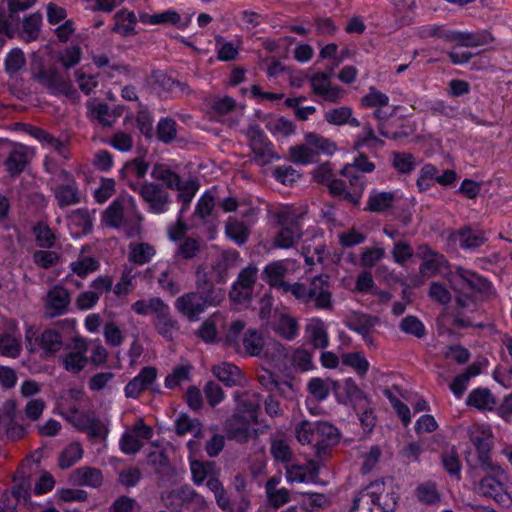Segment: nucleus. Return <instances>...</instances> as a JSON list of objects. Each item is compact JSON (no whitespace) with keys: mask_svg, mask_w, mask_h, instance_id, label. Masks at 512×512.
<instances>
[{"mask_svg":"<svg viewBox=\"0 0 512 512\" xmlns=\"http://www.w3.org/2000/svg\"><path fill=\"white\" fill-rule=\"evenodd\" d=\"M325 120L332 125L349 124L358 127L360 122L352 117V109L348 106L328 110L324 113Z\"/></svg>","mask_w":512,"mask_h":512,"instance_id":"obj_46","label":"nucleus"},{"mask_svg":"<svg viewBox=\"0 0 512 512\" xmlns=\"http://www.w3.org/2000/svg\"><path fill=\"white\" fill-rule=\"evenodd\" d=\"M135 273L132 268H125L120 280L114 285L113 292L117 297H126L134 290L133 279Z\"/></svg>","mask_w":512,"mask_h":512,"instance_id":"obj_61","label":"nucleus"},{"mask_svg":"<svg viewBox=\"0 0 512 512\" xmlns=\"http://www.w3.org/2000/svg\"><path fill=\"white\" fill-rule=\"evenodd\" d=\"M375 169V164L363 155L360 154L356 157L353 163L344 165L341 169L340 174L349 180V183L353 187H359L360 191L365 188V182L359 173H371Z\"/></svg>","mask_w":512,"mask_h":512,"instance_id":"obj_16","label":"nucleus"},{"mask_svg":"<svg viewBox=\"0 0 512 512\" xmlns=\"http://www.w3.org/2000/svg\"><path fill=\"white\" fill-rule=\"evenodd\" d=\"M26 349L31 352H41L44 356L53 355L60 351L63 345L62 336L54 329H47L39 333L34 327L26 328Z\"/></svg>","mask_w":512,"mask_h":512,"instance_id":"obj_8","label":"nucleus"},{"mask_svg":"<svg viewBox=\"0 0 512 512\" xmlns=\"http://www.w3.org/2000/svg\"><path fill=\"white\" fill-rule=\"evenodd\" d=\"M83 456V449L79 443H71L60 453L58 465L61 469H68L76 464Z\"/></svg>","mask_w":512,"mask_h":512,"instance_id":"obj_54","label":"nucleus"},{"mask_svg":"<svg viewBox=\"0 0 512 512\" xmlns=\"http://www.w3.org/2000/svg\"><path fill=\"white\" fill-rule=\"evenodd\" d=\"M258 380L268 391L278 392L286 398L294 395L295 386L287 372V350L280 343H274L265 353V367Z\"/></svg>","mask_w":512,"mask_h":512,"instance_id":"obj_1","label":"nucleus"},{"mask_svg":"<svg viewBox=\"0 0 512 512\" xmlns=\"http://www.w3.org/2000/svg\"><path fill=\"white\" fill-rule=\"evenodd\" d=\"M318 422L301 421L295 426V435L302 445L315 443Z\"/></svg>","mask_w":512,"mask_h":512,"instance_id":"obj_57","label":"nucleus"},{"mask_svg":"<svg viewBox=\"0 0 512 512\" xmlns=\"http://www.w3.org/2000/svg\"><path fill=\"white\" fill-rule=\"evenodd\" d=\"M340 440L338 429L327 422H318V431L315 439L316 455L322 458L327 451Z\"/></svg>","mask_w":512,"mask_h":512,"instance_id":"obj_21","label":"nucleus"},{"mask_svg":"<svg viewBox=\"0 0 512 512\" xmlns=\"http://www.w3.org/2000/svg\"><path fill=\"white\" fill-rule=\"evenodd\" d=\"M212 373L228 387L240 386L245 382V378L240 369L232 363L222 362L214 365Z\"/></svg>","mask_w":512,"mask_h":512,"instance_id":"obj_26","label":"nucleus"},{"mask_svg":"<svg viewBox=\"0 0 512 512\" xmlns=\"http://www.w3.org/2000/svg\"><path fill=\"white\" fill-rule=\"evenodd\" d=\"M140 221L135 200L128 194L118 196L103 212L101 218L102 225L122 230L130 237L140 232Z\"/></svg>","mask_w":512,"mask_h":512,"instance_id":"obj_2","label":"nucleus"},{"mask_svg":"<svg viewBox=\"0 0 512 512\" xmlns=\"http://www.w3.org/2000/svg\"><path fill=\"white\" fill-rule=\"evenodd\" d=\"M341 359L344 365L351 367L360 376H364L369 370L370 364L361 352L345 353Z\"/></svg>","mask_w":512,"mask_h":512,"instance_id":"obj_56","label":"nucleus"},{"mask_svg":"<svg viewBox=\"0 0 512 512\" xmlns=\"http://www.w3.org/2000/svg\"><path fill=\"white\" fill-rule=\"evenodd\" d=\"M455 275H457L463 281L464 286L474 291L480 293H488L491 290L490 282L471 270L457 267L455 270Z\"/></svg>","mask_w":512,"mask_h":512,"instance_id":"obj_38","label":"nucleus"},{"mask_svg":"<svg viewBox=\"0 0 512 512\" xmlns=\"http://www.w3.org/2000/svg\"><path fill=\"white\" fill-rule=\"evenodd\" d=\"M174 189L179 191L178 200L182 203L179 214L182 215V213L188 209L189 204L191 203L198 190V186L193 181L185 183H181L180 181L179 186H176Z\"/></svg>","mask_w":512,"mask_h":512,"instance_id":"obj_62","label":"nucleus"},{"mask_svg":"<svg viewBox=\"0 0 512 512\" xmlns=\"http://www.w3.org/2000/svg\"><path fill=\"white\" fill-rule=\"evenodd\" d=\"M295 270V262L292 260H281L268 264L264 269V279L270 286L288 292L289 284L285 277L289 272Z\"/></svg>","mask_w":512,"mask_h":512,"instance_id":"obj_15","label":"nucleus"},{"mask_svg":"<svg viewBox=\"0 0 512 512\" xmlns=\"http://www.w3.org/2000/svg\"><path fill=\"white\" fill-rule=\"evenodd\" d=\"M455 242L465 250L476 249L486 242L484 232L472 230L470 228H463L452 236Z\"/></svg>","mask_w":512,"mask_h":512,"instance_id":"obj_35","label":"nucleus"},{"mask_svg":"<svg viewBox=\"0 0 512 512\" xmlns=\"http://www.w3.org/2000/svg\"><path fill=\"white\" fill-rule=\"evenodd\" d=\"M266 128L277 137H287L294 133V125L291 121L278 116L267 120Z\"/></svg>","mask_w":512,"mask_h":512,"instance_id":"obj_58","label":"nucleus"},{"mask_svg":"<svg viewBox=\"0 0 512 512\" xmlns=\"http://www.w3.org/2000/svg\"><path fill=\"white\" fill-rule=\"evenodd\" d=\"M193 14L182 17L176 10L167 9L159 13L150 14L147 12L139 13V21L144 25H173L180 30L189 27Z\"/></svg>","mask_w":512,"mask_h":512,"instance_id":"obj_13","label":"nucleus"},{"mask_svg":"<svg viewBox=\"0 0 512 512\" xmlns=\"http://www.w3.org/2000/svg\"><path fill=\"white\" fill-rule=\"evenodd\" d=\"M154 324L159 334L166 339H172L179 329L177 321L170 316L169 308L154 318Z\"/></svg>","mask_w":512,"mask_h":512,"instance_id":"obj_53","label":"nucleus"},{"mask_svg":"<svg viewBox=\"0 0 512 512\" xmlns=\"http://www.w3.org/2000/svg\"><path fill=\"white\" fill-rule=\"evenodd\" d=\"M273 329L277 334L287 340L294 339L299 331L296 319L285 311H281L276 315Z\"/></svg>","mask_w":512,"mask_h":512,"instance_id":"obj_34","label":"nucleus"},{"mask_svg":"<svg viewBox=\"0 0 512 512\" xmlns=\"http://www.w3.org/2000/svg\"><path fill=\"white\" fill-rule=\"evenodd\" d=\"M304 140L317 156L320 154L331 156L338 150L335 142L315 132L305 133Z\"/></svg>","mask_w":512,"mask_h":512,"instance_id":"obj_39","label":"nucleus"},{"mask_svg":"<svg viewBox=\"0 0 512 512\" xmlns=\"http://www.w3.org/2000/svg\"><path fill=\"white\" fill-rule=\"evenodd\" d=\"M86 352V345L81 341L75 350L68 352L62 358L64 368L71 373L80 372L87 364Z\"/></svg>","mask_w":512,"mask_h":512,"instance_id":"obj_36","label":"nucleus"},{"mask_svg":"<svg viewBox=\"0 0 512 512\" xmlns=\"http://www.w3.org/2000/svg\"><path fill=\"white\" fill-rule=\"evenodd\" d=\"M374 506L381 512H393L399 502V489L392 481H375L369 484Z\"/></svg>","mask_w":512,"mask_h":512,"instance_id":"obj_10","label":"nucleus"},{"mask_svg":"<svg viewBox=\"0 0 512 512\" xmlns=\"http://www.w3.org/2000/svg\"><path fill=\"white\" fill-rule=\"evenodd\" d=\"M190 469L194 483L201 485L206 478L213 474V463L192 460L190 461Z\"/></svg>","mask_w":512,"mask_h":512,"instance_id":"obj_64","label":"nucleus"},{"mask_svg":"<svg viewBox=\"0 0 512 512\" xmlns=\"http://www.w3.org/2000/svg\"><path fill=\"white\" fill-rule=\"evenodd\" d=\"M153 436V429L146 425L142 419H138L136 423L126 429L120 439V449L125 454H135Z\"/></svg>","mask_w":512,"mask_h":512,"instance_id":"obj_11","label":"nucleus"},{"mask_svg":"<svg viewBox=\"0 0 512 512\" xmlns=\"http://www.w3.org/2000/svg\"><path fill=\"white\" fill-rule=\"evenodd\" d=\"M395 199V192L372 191L368 198V209L373 212L385 211L393 205Z\"/></svg>","mask_w":512,"mask_h":512,"instance_id":"obj_51","label":"nucleus"},{"mask_svg":"<svg viewBox=\"0 0 512 512\" xmlns=\"http://www.w3.org/2000/svg\"><path fill=\"white\" fill-rule=\"evenodd\" d=\"M311 302L317 308L328 309L331 307V291L329 277L326 275H319L311 281L310 284Z\"/></svg>","mask_w":512,"mask_h":512,"instance_id":"obj_24","label":"nucleus"},{"mask_svg":"<svg viewBox=\"0 0 512 512\" xmlns=\"http://www.w3.org/2000/svg\"><path fill=\"white\" fill-rule=\"evenodd\" d=\"M383 142L376 135L370 126H364L362 131L357 136L354 147L360 149L363 147L378 148L382 146Z\"/></svg>","mask_w":512,"mask_h":512,"instance_id":"obj_63","label":"nucleus"},{"mask_svg":"<svg viewBox=\"0 0 512 512\" xmlns=\"http://www.w3.org/2000/svg\"><path fill=\"white\" fill-rule=\"evenodd\" d=\"M496 476L483 477L474 486L476 494L493 499L497 504L503 507H510L512 505V494L509 493L503 480L506 479V473L501 468L497 469Z\"/></svg>","mask_w":512,"mask_h":512,"instance_id":"obj_9","label":"nucleus"},{"mask_svg":"<svg viewBox=\"0 0 512 512\" xmlns=\"http://www.w3.org/2000/svg\"><path fill=\"white\" fill-rule=\"evenodd\" d=\"M100 267L98 259L80 253L78 258L70 263L71 272L80 278H84L91 273L96 272Z\"/></svg>","mask_w":512,"mask_h":512,"instance_id":"obj_44","label":"nucleus"},{"mask_svg":"<svg viewBox=\"0 0 512 512\" xmlns=\"http://www.w3.org/2000/svg\"><path fill=\"white\" fill-rule=\"evenodd\" d=\"M139 193L149 205V211L154 214H162L169 208L167 193L153 183H145L139 187Z\"/></svg>","mask_w":512,"mask_h":512,"instance_id":"obj_17","label":"nucleus"},{"mask_svg":"<svg viewBox=\"0 0 512 512\" xmlns=\"http://www.w3.org/2000/svg\"><path fill=\"white\" fill-rule=\"evenodd\" d=\"M223 323V316L221 314H214L202 323L198 330L199 337L207 343L215 342L218 335L217 329L219 326H222Z\"/></svg>","mask_w":512,"mask_h":512,"instance_id":"obj_49","label":"nucleus"},{"mask_svg":"<svg viewBox=\"0 0 512 512\" xmlns=\"http://www.w3.org/2000/svg\"><path fill=\"white\" fill-rule=\"evenodd\" d=\"M415 494L417 499L426 504L434 505L441 501V495L437 490L435 483L424 482L416 487Z\"/></svg>","mask_w":512,"mask_h":512,"instance_id":"obj_55","label":"nucleus"},{"mask_svg":"<svg viewBox=\"0 0 512 512\" xmlns=\"http://www.w3.org/2000/svg\"><path fill=\"white\" fill-rule=\"evenodd\" d=\"M157 377V371L153 367H144L124 388L127 398H138L149 389Z\"/></svg>","mask_w":512,"mask_h":512,"instance_id":"obj_20","label":"nucleus"},{"mask_svg":"<svg viewBox=\"0 0 512 512\" xmlns=\"http://www.w3.org/2000/svg\"><path fill=\"white\" fill-rule=\"evenodd\" d=\"M132 310L141 316H147L153 314L154 318L159 314L164 313L168 309V305L158 297H152L149 299H140L132 304Z\"/></svg>","mask_w":512,"mask_h":512,"instance_id":"obj_40","label":"nucleus"},{"mask_svg":"<svg viewBox=\"0 0 512 512\" xmlns=\"http://www.w3.org/2000/svg\"><path fill=\"white\" fill-rule=\"evenodd\" d=\"M73 481L79 485L98 487L103 481L99 469L92 467H81L73 472Z\"/></svg>","mask_w":512,"mask_h":512,"instance_id":"obj_47","label":"nucleus"},{"mask_svg":"<svg viewBox=\"0 0 512 512\" xmlns=\"http://www.w3.org/2000/svg\"><path fill=\"white\" fill-rule=\"evenodd\" d=\"M87 108L89 118L103 126H111L118 117L115 110L110 109L107 104L97 100L89 101Z\"/></svg>","mask_w":512,"mask_h":512,"instance_id":"obj_32","label":"nucleus"},{"mask_svg":"<svg viewBox=\"0 0 512 512\" xmlns=\"http://www.w3.org/2000/svg\"><path fill=\"white\" fill-rule=\"evenodd\" d=\"M34 154L33 149L24 146L16 145L10 152L5 166L11 176L19 175L28 163L29 157Z\"/></svg>","mask_w":512,"mask_h":512,"instance_id":"obj_27","label":"nucleus"},{"mask_svg":"<svg viewBox=\"0 0 512 512\" xmlns=\"http://www.w3.org/2000/svg\"><path fill=\"white\" fill-rule=\"evenodd\" d=\"M377 323V317H372L367 314H353L347 319L346 326L350 330L360 334L367 345H372L370 331Z\"/></svg>","mask_w":512,"mask_h":512,"instance_id":"obj_28","label":"nucleus"},{"mask_svg":"<svg viewBox=\"0 0 512 512\" xmlns=\"http://www.w3.org/2000/svg\"><path fill=\"white\" fill-rule=\"evenodd\" d=\"M327 187L331 195H333L334 197L347 200L353 203L354 205L359 204L363 192L360 191L359 187H355V193L352 194L349 191H347L345 183L343 181L335 178H333V180L327 184Z\"/></svg>","mask_w":512,"mask_h":512,"instance_id":"obj_52","label":"nucleus"},{"mask_svg":"<svg viewBox=\"0 0 512 512\" xmlns=\"http://www.w3.org/2000/svg\"><path fill=\"white\" fill-rule=\"evenodd\" d=\"M70 420L77 428L88 431L92 436H99L101 434L102 427L87 415L73 411Z\"/></svg>","mask_w":512,"mask_h":512,"instance_id":"obj_59","label":"nucleus"},{"mask_svg":"<svg viewBox=\"0 0 512 512\" xmlns=\"http://www.w3.org/2000/svg\"><path fill=\"white\" fill-rule=\"evenodd\" d=\"M418 255L423 261L420 266V273L425 277H432L437 275L447 267V261L445 257L433 251L427 245H422L419 247Z\"/></svg>","mask_w":512,"mask_h":512,"instance_id":"obj_19","label":"nucleus"},{"mask_svg":"<svg viewBox=\"0 0 512 512\" xmlns=\"http://www.w3.org/2000/svg\"><path fill=\"white\" fill-rule=\"evenodd\" d=\"M70 302L68 290L63 286L56 285L47 293L45 313L49 317L61 316L67 312Z\"/></svg>","mask_w":512,"mask_h":512,"instance_id":"obj_18","label":"nucleus"},{"mask_svg":"<svg viewBox=\"0 0 512 512\" xmlns=\"http://www.w3.org/2000/svg\"><path fill=\"white\" fill-rule=\"evenodd\" d=\"M495 404L494 396L486 388L474 389L467 398V405L478 410H492Z\"/></svg>","mask_w":512,"mask_h":512,"instance_id":"obj_45","label":"nucleus"},{"mask_svg":"<svg viewBox=\"0 0 512 512\" xmlns=\"http://www.w3.org/2000/svg\"><path fill=\"white\" fill-rule=\"evenodd\" d=\"M320 465L315 461H309L305 465H292L286 468V480L288 483H316Z\"/></svg>","mask_w":512,"mask_h":512,"instance_id":"obj_22","label":"nucleus"},{"mask_svg":"<svg viewBox=\"0 0 512 512\" xmlns=\"http://www.w3.org/2000/svg\"><path fill=\"white\" fill-rule=\"evenodd\" d=\"M276 218L281 228L275 236V245L283 249L292 247L301 236L303 216L291 207H283L276 212Z\"/></svg>","mask_w":512,"mask_h":512,"instance_id":"obj_6","label":"nucleus"},{"mask_svg":"<svg viewBox=\"0 0 512 512\" xmlns=\"http://www.w3.org/2000/svg\"><path fill=\"white\" fill-rule=\"evenodd\" d=\"M306 337L315 348L324 349L329 345L326 324L319 318H312L306 325Z\"/></svg>","mask_w":512,"mask_h":512,"instance_id":"obj_31","label":"nucleus"},{"mask_svg":"<svg viewBox=\"0 0 512 512\" xmlns=\"http://www.w3.org/2000/svg\"><path fill=\"white\" fill-rule=\"evenodd\" d=\"M39 82L53 94H69L71 85L56 70H43L38 75Z\"/></svg>","mask_w":512,"mask_h":512,"instance_id":"obj_30","label":"nucleus"},{"mask_svg":"<svg viewBox=\"0 0 512 512\" xmlns=\"http://www.w3.org/2000/svg\"><path fill=\"white\" fill-rule=\"evenodd\" d=\"M68 227L73 237H81L92 228V218L88 211L76 210L68 219Z\"/></svg>","mask_w":512,"mask_h":512,"instance_id":"obj_37","label":"nucleus"},{"mask_svg":"<svg viewBox=\"0 0 512 512\" xmlns=\"http://www.w3.org/2000/svg\"><path fill=\"white\" fill-rule=\"evenodd\" d=\"M115 24L113 31L121 36H129L135 34V25L137 17L133 11L127 9L119 10L115 16Z\"/></svg>","mask_w":512,"mask_h":512,"instance_id":"obj_41","label":"nucleus"},{"mask_svg":"<svg viewBox=\"0 0 512 512\" xmlns=\"http://www.w3.org/2000/svg\"><path fill=\"white\" fill-rule=\"evenodd\" d=\"M36 0H0V4L6 5L7 11L0 7V25L9 26L18 13L25 12L33 7Z\"/></svg>","mask_w":512,"mask_h":512,"instance_id":"obj_29","label":"nucleus"},{"mask_svg":"<svg viewBox=\"0 0 512 512\" xmlns=\"http://www.w3.org/2000/svg\"><path fill=\"white\" fill-rule=\"evenodd\" d=\"M415 35L422 40L436 39L448 44H457L468 47L485 45L490 40L486 32L471 33L452 30L442 24L428 23L415 28Z\"/></svg>","mask_w":512,"mask_h":512,"instance_id":"obj_4","label":"nucleus"},{"mask_svg":"<svg viewBox=\"0 0 512 512\" xmlns=\"http://www.w3.org/2000/svg\"><path fill=\"white\" fill-rule=\"evenodd\" d=\"M191 496H193V489L188 486H182L163 494L162 501L171 511L181 512L183 507H186Z\"/></svg>","mask_w":512,"mask_h":512,"instance_id":"obj_33","label":"nucleus"},{"mask_svg":"<svg viewBox=\"0 0 512 512\" xmlns=\"http://www.w3.org/2000/svg\"><path fill=\"white\" fill-rule=\"evenodd\" d=\"M290 156L294 163L300 165H307L315 160L317 155L304 140L303 144L296 145L290 148Z\"/></svg>","mask_w":512,"mask_h":512,"instance_id":"obj_60","label":"nucleus"},{"mask_svg":"<svg viewBox=\"0 0 512 512\" xmlns=\"http://www.w3.org/2000/svg\"><path fill=\"white\" fill-rule=\"evenodd\" d=\"M242 214V221L235 217H230L226 224V235L239 245L245 243L248 239L249 226L255 223L258 211L255 208L249 207Z\"/></svg>","mask_w":512,"mask_h":512,"instance_id":"obj_14","label":"nucleus"},{"mask_svg":"<svg viewBox=\"0 0 512 512\" xmlns=\"http://www.w3.org/2000/svg\"><path fill=\"white\" fill-rule=\"evenodd\" d=\"M59 180H61L62 183L53 187L58 204L60 206H67L78 202L76 184L70 175L65 171H61Z\"/></svg>","mask_w":512,"mask_h":512,"instance_id":"obj_25","label":"nucleus"},{"mask_svg":"<svg viewBox=\"0 0 512 512\" xmlns=\"http://www.w3.org/2000/svg\"><path fill=\"white\" fill-rule=\"evenodd\" d=\"M245 327V323L241 320L233 321L227 333L225 334V343L237 347L239 351L249 356H258L264 348V338L260 332L255 329H249L244 333L242 338V349H240L238 338Z\"/></svg>","mask_w":512,"mask_h":512,"instance_id":"obj_7","label":"nucleus"},{"mask_svg":"<svg viewBox=\"0 0 512 512\" xmlns=\"http://www.w3.org/2000/svg\"><path fill=\"white\" fill-rule=\"evenodd\" d=\"M471 442L481 453L488 451V440L492 437V431L487 424H473L468 428Z\"/></svg>","mask_w":512,"mask_h":512,"instance_id":"obj_43","label":"nucleus"},{"mask_svg":"<svg viewBox=\"0 0 512 512\" xmlns=\"http://www.w3.org/2000/svg\"><path fill=\"white\" fill-rule=\"evenodd\" d=\"M156 254L155 248L143 242L129 245V260L138 265L148 263Z\"/></svg>","mask_w":512,"mask_h":512,"instance_id":"obj_48","label":"nucleus"},{"mask_svg":"<svg viewBox=\"0 0 512 512\" xmlns=\"http://www.w3.org/2000/svg\"><path fill=\"white\" fill-rule=\"evenodd\" d=\"M257 279V268L248 266L244 268L230 291V299L236 305H244L252 298L254 284Z\"/></svg>","mask_w":512,"mask_h":512,"instance_id":"obj_12","label":"nucleus"},{"mask_svg":"<svg viewBox=\"0 0 512 512\" xmlns=\"http://www.w3.org/2000/svg\"><path fill=\"white\" fill-rule=\"evenodd\" d=\"M239 412L226 422V431L230 438L245 442L257 435L254 428L257 423V413L260 407L259 396L255 393L246 395L239 401Z\"/></svg>","mask_w":512,"mask_h":512,"instance_id":"obj_3","label":"nucleus"},{"mask_svg":"<svg viewBox=\"0 0 512 512\" xmlns=\"http://www.w3.org/2000/svg\"><path fill=\"white\" fill-rule=\"evenodd\" d=\"M42 16L40 13H32L24 18L22 29L20 31L21 38L26 41H34L39 37Z\"/></svg>","mask_w":512,"mask_h":512,"instance_id":"obj_50","label":"nucleus"},{"mask_svg":"<svg viewBox=\"0 0 512 512\" xmlns=\"http://www.w3.org/2000/svg\"><path fill=\"white\" fill-rule=\"evenodd\" d=\"M29 133L32 137L42 143L45 148L52 150L64 159L68 157L66 146L59 139L54 138L40 128H32Z\"/></svg>","mask_w":512,"mask_h":512,"instance_id":"obj_42","label":"nucleus"},{"mask_svg":"<svg viewBox=\"0 0 512 512\" xmlns=\"http://www.w3.org/2000/svg\"><path fill=\"white\" fill-rule=\"evenodd\" d=\"M310 83L313 92L325 101L337 102L343 95V90L332 85L329 76L325 73L313 75Z\"/></svg>","mask_w":512,"mask_h":512,"instance_id":"obj_23","label":"nucleus"},{"mask_svg":"<svg viewBox=\"0 0 512 512\" xmlns=\"http://www.w3.org/2000/svg\"><path fill=\"white\" fill-rule=\"evenodd\" d=\"M221 289H213L203 297L199 293H188L179 297L175 302L176 309L190 321H196L207 306H216L224 299Z\"/></svg>","mask_w":512,"mask_h":512,"instance_id":"obj_5","label":"nucleus"}]
</instances>
